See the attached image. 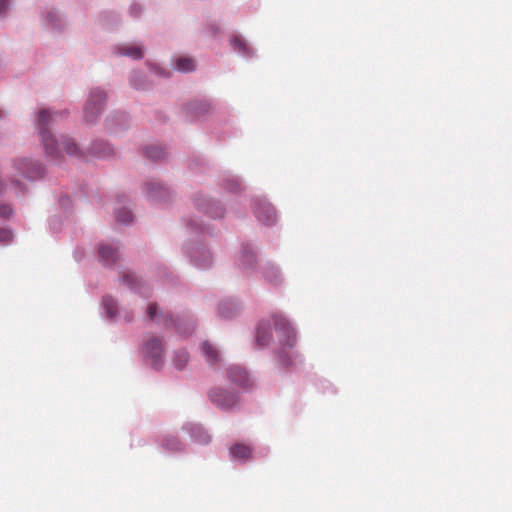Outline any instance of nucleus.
<instances>
[{
	"label": "nucleus",
	"instance_id": "nucleus-1",
	"mask_svg": "<svg viewBox=\"0 0 512 512\" xmlns=\"http://www.w3.org/2000/svg\"><path fill=\"white\" fill-rule=\"evenodd\" d=\"M57 113L52 114L46 109H42L38 114L37 128L40 140L44 146L46 154L53 158L58 159L61 157V152L64 150L68 155L76 154L78 148L76 144L69 138H62L61 144L50 133L48 126L53 122Z\"/></svg>",
	"mask_w": 512,
	"mask_h": 512
},
{
	"label": "nucleus",
	"instance_id": "nucleus-2",
	"mask_svg": "<svg viewBox=\"0 0 512 512\" xmlns=\"http://www.w3.org/2000/svg\"><path fill=\"white\" fill-rule=\"evenodd\" d=\"M106 96L105 93L99 89L91 91L88 101L85 106V118L88 122H93L99 115Z\"/></svg>",
	"mask_w": 512,
	"mask_h": 512
},
{
	"label": "nucleus",
	"instance_id": "nucleus-3",
	"mask_svg": "<svg viewBox=\"0 0 512 512\" xmlns=\"http://www.w3.org/2000/svg\"><path fill=\"white\" fill-rule=\"evenodd\" d=\"M273 320L280 342L285 346L292 347L296 342V334L290 323L279 315H275Z\"/></svg>",
	"mask_w": 512,
	"mask_h": 512
},
{
	"label": "nucleus",
	"instance_id": "nucleus-4",
	"mask_svg": "<svg viewBox=\"0 0 512 512\" xmlns=\"http://www.w3.org/2000/svg\"><path fill=\"white\" fill-rule=\"evenodd\" d=\"M144 351L148 358L151 359V365L158 368L162 363L163 345L159 338L150 337L144 345Z\"/></svg>",
	"mask_w": 512,
	"mask_h": 512
},
{
	"label": "nucleus",
	"instance_id": "nucleus-5",
	"mask_svg": "<svg viewBox=\"0 0 512 512\" xmlns=\"http://www.w3.org/2000/svg\"><path fill=\"white\" fill-rule=\"evenodd\" d=\"M209 398L215 405L222 409H229L233 407L238 401V398L235 394L220 388L211 389L209 392Z\"/></svg>",
	"mask_w": 512,
	"mask_h": 512
},
{
	"label": "nucleus",
	"instance_id": "nucleus-6",
	"mask_svg": "<svg viewBox=\"0 0 512 512\" xmlns=\"http://www.w3.org/2000/svg\"><path fill=\"white\" fill-rule=\"evenodd\" d=\"M255 215L265 225H271L276 220L274 208L269 203H258L255 208Z\"/></svg>",
	"mask_w": 512,
	"mask_h": 512
},
{
	"label": "nucleus",
	"instance_id": "nucleus-7",
	"mask_svg": "<svg viewBox=\"0 0 512 512\" xmlns=\"http://www.w3.org/2000/svg\"><path fill=\"white\" fill-rule=\"evenodd\" d=\"M228 378L231 382L241 387L250 385V378L247 371L240 366H231L227 371Z\"/></svg>",
	"mask_w": 512,
	"mask_h": 512
},
{
	"label": "nucleus",
	"instance_id": "nucleus-8",
	"mask_svg": "<svg viewBox=\"0 0 512 512\" xmlns=\"http://www.w3.org/2000/svg\"><path fill=\"white\" fill-rule=\"evenodd\" d=\"M272 340L271 325L268 321H261L257 328L256 342L259 347H264Z\"/></svg>",
	"mask_w": 512,
	"mask_h": 512
},
{
	"label": "nucleus",
	"instance_id": "nucleus-9",
	"mask_svg": "<svg viewBox=\"0 0 512 512\" xmlns=\"http://www.w3.org/2000/svg\"><path fill=\"white\" fill-rule=\"evenodd\" d=\"M99 258L104 265H113L117 260V252L111 246L101 245L99 247Z\"/></svg>",
	"mask_w": 512,
	"mask_h": 512
},
{
	"label": "nucleus",
	"instance_id": "nucleus-10",
	"mask_svg": "<svg viewBox=\"0 0 512 512\" xmlns=\"http://www.w3.org/2000/svg\"><path fill=\"white\" fill-rule=\"evenodd\" d=\"M201 349L206 361L210 365L218 363L220 359L219 351L209 342L205 341L201 345Z\"/></svg>",
	"mask_w": 512,
	"mask_h": 512
},
{
	"label": "nucleus",
	"instance_id": "nucleus-11",
	"mask_svg": "<svg viewBox=\"0 0 512 512\" xmlns=\"http://www.w3.org/2000/svg\"><path fill=\"white\" fill-rule=\"evenodd\" d=\"M230 453L233 458L249 459L251 457V448L244 444H235L231 447Z\"/></svg>",
	"mask_w": 512,
	"mask_h": 512
},
{
	"label": "nucleus",
	"instance_id": "nucleus-12",
	"mask_svg": "<svg viewBox=\"0 0 512 512\" xmlns=\"http://www.w3.org/2000/svg\"><path fill=\"white\" fill-rule=\"evenodd\" d=\"M119 51L121 55L129 56L133 59H141L143 57L142 48L133 44L123 45L119 48Z\"/></svg>",
	"mask_w": 512,
	"mask_h": 512
},
{
	"label": "nucleus",
	"instance_id": "nucleus-13",
	"mask_svg": "<svg viewBox=\"0 0 512 512\" xmlns=\"http://www.w3.org/2000/svg\"><path fill=\"white\" fill-rule=\"evenodd\" d=\"M176 68L181 72H190L195 69V62L192 58L180 57L176 61Z\"/></svg>",
	"mask_w": 512,
	"mask_h": 512
},
{
	"label": "nucleus",
	"instance_id": "nucleus-14",
	"mask_svg": "<svg viewBox=\"0 0 512 512\" xmlns=\"http://www.w3.org/2000/svg\"><path fill=\"white\" fill-rule=\"evenodd\" d=\"M147 192L151 197L159 199L167 194V190L158 182L148 184Z\"/></svg>",
	"mask_w": 512,
	"mask_h": 512
},
{
	"label": "nucleus",
	"instance_id": "nucleus-15",
	"mask_svg": "<svg viewBox=\"0 0 512 512\" xmlns=\"http://www.w3.org/2000/svg\"><path fill=\"white\" fill-rule=\"evenodd\" d=\"M17 169L27 178H33L34 174L30 172V166L35 167L36 164H34L31 161H28L27 159H21L17 163Z\"/></svg>",
	"mask_w": 512,
	"mask_h": 512
},
{
	"label": "nucleus",
	"instance_id": "nucleus-16",
	"mask_svg": "<svg viewBox=\"0 0 512 512\" xmlns=\"http://www.w3.org/2000/svg\"><path fill=\"white\" fill-rule=\"evenodd\" d=\"M145 154L152 160H160L165 157L166 152L159 146H151L145 149Z\"/></svg>",
	"mask_w": 512,
	"mask_h": 512
},
{
	"label": "nucleus",
	"instance_id": "nucleus-17",
	"mask_svg": "<svg viewBox=\"0 0 512 512\" xmlns=\"http://www.w3.org/2000/svg\"><path fill=\"white\" fill-rule=\"evenodd\" d=\"M187 109L189 110V112L199 115V114L209 111L210 105L208 103L202 102V101L193 102L187 106Z\"/></svg>",
	"mask_w": 512,
	"mask_h": 512
},
{
	"label": "nucleus",
	"instance_id": "nucleus-18",
	"mask_svg": "<svg viewBox=\"0 0 512 512\" xmlns=\"http://www.w3.org/2000/svg\"><path fill=\"white\" fill-rule=\"evenodd\" d=\"M103 306L110 318H113L117 314V303L112 297H104Z\"/></svg>",
	"mask_w": 512,
	"mask_h": 512
},
{
	"label": "nucleus",
	"instance_id": "nucleus-19",
	"mask_svg": "<svg viewBox=\"0 0 512 512\" xmlns=\"http://www.w3.org/2000/svg\"><path fill=\"white\" fill-rule=\"evenodd\" d=\"M188 359H189V355H188L187 351H185V350L177 351L175 353L174 360H173L174 365L178 369H182L188 362Z\"/></svg>",
	"mask_w": 512,
	"mask_h": 512
},
{
	"label": "nucleus",
	"instance_id": "nucleus-20",
	"mask_svg": "<svg viewBox=\"0 0 512 512\" xmlns=\"http://www.w3.org/2000/svg\"><path fill=\"white\" fill-rule=\"evenodd\" d=\"M116 218L118 222L128 224L132 222L133 216L129 210L122 209L117 212Z\"/></svg>",
	"mask_w": 512,
	"mask_h": 512
},
{
	"label": "nucleus",
	"instance_id": "nucleus-21",
	"mask_svg": "<svg viewBox=\"0 0 512 512\" xmlns=\"http://www.w3.org/2000/svg\"><path fill=\"white\" fill-rule=\"evenodd\" d=\"M163 446L169 450H179L181 443L175 437H166L163 441Z\"/></svg>",
	"mask_w": 512,
	"mask_h": 512
},
{
	"label": "nucleus",
	"instance_id": "nucleus-22",
	"mask_svg": "<svg viewBox=\"0 0 512 512\" xmlns=\"http://www.w3.org/2000/svg\"><path fill=\"white\" fill-rule=\"evenodd\" d=\"M13 239V233L11 230L2 228L0 229V243L8 244Z\"/></svg>",
	"mask_w": 512,
	"mask_h": 512
},
{
	"label": "nucleus",
	"instance_id": "nucleus-23",
	"mask_svg": "<svg viewBox=\"0 0 512 512\" xmlns=\"http://www.w3.org/2000/svg\"><path fill=\"white\" fill-rule=\"evenodd\" d=\"M122 281L130 287H135L138 282L137 277L133 273H123Z\"/></svg>",
	"mask_w": 512,
	"mask_h": 512
},
{
	"label": "nucleus",
	"instance_id": "nucleus-24",
	"mask_svg": "<svg viewBox=\"0 0 512 512\" xmlns=\"http://www.w3.org/2000/svg\"><path fill=\"white\" fill-rule=\"evenodd\" d=\"M231 44L234 47V49L238 50L239 52L246 51V44H245L244 40L239 37H234L231 40Z\"/></svg>",
	"mask_w": 512,
	"mask_h": 512
},
{
	"label": "nucleus",
	"instance_id": "nucleus-25",
	"mask_svg": "<svg viewBox=\"0 0 512 512\" xmlns=\"http://www.w3.org/2000/svg\"><path fill=\"white\" fill-rule=\"evenodd\" d=\"M12 214V208L7 204L0 205V216L7 218Z\"/></svg>",
	"mask_w": 512,
	"mask_h": 512
},
{
	"label": "nucleus",
	"instance_id": "nucleus-26",
	"mask_svg": "<svg viewBox=\"0 0 512 512\" xmlns=\"http://www.w3.org/2000/svg\"><path fill=\"white\" fill-rule=\"evenodd\" d=\"M226 188L230 191H237L240 188V184L236 180H227Z\"/></svg>",
	"mask_w": 512,
	"mask_h": 512
},
{
	"label": "nucleus",
	"instance_id": "nucleus-27",
	"mask_svg": "<svg viewBox=\"0 0 512 512\" xmlns=\"http://www.w3.org/2000/svg\"><path fill=\"white\" fill-rule=\"evenodd\" d=\"M156 312H157V304L156 303H151L149 306H148V309H147V315L148 317L152 320L155 318L156 316Z\"/></svg>",
	"mask_w": 512,
	"mask_h": 512
},
{
	"label": "nucleus",
	"instance_id": "nucleus-28",
	"mask_svg": "<svg viewBox=\"0 0 512 512\" xmlns=\"http://www.w3.org/2000/svg\"><path fill=\"white\" fill-rule=\"evenodd\" d=\"M207 213L210 214L212 217H221L223 215V210L221 208H216L215 211L212 209H208Z\"/></svg>",
	"mask_w": 512,
	"mask_h": 512
},
{
	"label": "nucleus",
	"instance_id": "nucleus-29",
	"mask_svg": "<svg viewBox=\"0 0 512 512\" xmlns=\"http://www.w3.org/2000/svg\"><path fill=\"white\" fill-rule=\"evenodd\" d=\"M8 6V0H0V14L3 13Z\"/></svg>",
	"mask_w": 512,
	"mask_h": 512
},
{
	"label": "nucleus",
	"instance_id": "nucleus-30",
	"mask_svg": "<svg viewBox=\"0 0 512 512\" xmlns=\"http://www.w3.org/2000/svg\"><path fill=\"white\" fill-rule=\"evenodd\" d=\"M279 360L281 361V363L284 365V366H289L290 365V362L288 360L285 359L283 353H280L279 355Z\"/></svg>",
	"mask_w": 512,
	"mask_h": 512
},
{
	"label": "nucleus",
	"instance_id": "nucleus-31",
	"mask_svg": "<svg viewBox=\"0 0 512 512\" xmlns=\"http://www.w3.org/2000/svg\"><path fill=\"white\" fill-rule=\"evenodd\" d=\"M219 314H220L222 317H224V318H228V317H230V314H228V313H226V312L224 311V308H223V306H222V305L219 307Z\"/></svg>",
	"mask_w": 512,
	"mask_h": 512
},
{
	"label": "nucleus",
	"instance_id": "nucleus-32",
	"mask_svg": "<svg viewBox=\"0 0 512 512\" xmlns=\"http://www.w3.org/2000/svg\"><path fill=\"white\" fill-rule=\"evenodd\" d=\"M47 17H48L49 21L53 22V19H54L55 15H54V13L49 12Z\"/></svg>",
	"mask_w": 512,
	"mask_h": 512
},
{
	"label": "nucleus",
	"instance_id": "nucleus-33",
	"mask_svg": "<svg viewBox=\"0 0 512 512\" xmlns=\"http://www.w3.org/2000/svg\"><path fill=\"white\" fill-rule=\"evenodd\" d=\"M209 438H210V437H209L208 435H206V434H205V435L203 436V438H202L200 441H201L202 443H206V442H208V441H209Z\"/></svg>",
	"mask_w": 512,
	"mask_h": 512
},
{
	"label": "nucleus",
	"instance_id": "nucleus-34",
	"mask_svg": "<svg viewBox=\"0 0 512 512\" xmlns=\"http://www.w3.org/2000/svg\"><path fill=\"white\" fill-rule=\"evenodd\" d=\"M4 191V183L0 179V194Z\"/></svg>",
	"mask_w": 512,
	"mask_h": 512
},
{
	"label": "nucleus",
	"instance_id": "nucleus-35",
	"mask_svg": "<svg viewBox=\"0 0 512 512\" xmlns=\"http://www.w3.org/2000/svg\"><path fill=\"white\" fill-rule=\"evenodd\" d=\"M248 257V261H252L254 259V256L253 255H249L247 256Z\"/></svg>",
	"mask_w": 512,
	"mask_h": 512
}]
</instances>
